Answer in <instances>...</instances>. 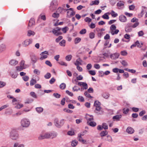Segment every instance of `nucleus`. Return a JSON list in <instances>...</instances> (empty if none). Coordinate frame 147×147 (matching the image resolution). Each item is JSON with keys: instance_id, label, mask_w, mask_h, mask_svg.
Masks as SVG:
<instances>
[{"instance_id": "1", "label": "nucleus", "mask_w": 147, "mask_h": 147, "mask_svg": "<svg viewBox=\"0 0 147 147\" xmlns=\"http://www.w3.org/2000/svg\"><path fill=\"white\" fill-rule=\"evenodd\" d=\"M10 137L12 140H16L18 138V135L16 130H12L10 132Z\"/></svg>"}, {"instance_id": "2", "label": "nucleus", "mask_w": 147, "mask_h": 147, "mask_svg": "<svg viewBox=\"0 0 147 147\" xmlns=\"http://www.w3.org/2000/svg\"><path fill=\"white\" fill-rule=\"evenodd\" d=\"M65 11H68L67 12V17L69 18H70L71 16L75 15V12L73 10V9L70 8L69 9H65Z\"/></svg>"}, {"instance_id": "3", "label": "nucleus", "mask_w": 147, "mask_h": 147, "mask_svg": "<svg viewBox=\"0 0 147 147\" xmlns=\"http://www.w3.org/2000/svg\"><path fill=\"white\" fill-rule=\"evenodd\" d=\"M30 124V122L26 119H23L21 121V124L23 127H27Z\"/></svg>"}, {"instance_id": "4", "label": "nucleus", "mask_w": 147, "mask_h": 147, "mask_svg": "<svg viewBox=\"0 0 147 147\" xmlns=\"http://www.w3.org/2000/svg\"><path fill=\"white\" fill-rule=\"evenodd\" d=\"M49 55L48 52L47 51H45L42 52L40 54V55L41 56L40 58V59L42 60L46 59L47 57V55Z\"/></svg>"}, {"instance_id": "5", "label": "nucleus", "mask_w": 147, "mask_h": 147, "mask_svg": "<svg viewBox=\"0 0 147 147\" xmlns=\"http://www.w3.org/2000/svg\"><path fill=\"white\" fill-rule=\"evenodd\" d=\"M61 30V28L59 27H57L55 28V29H53L52 31V32L55 35L58 36L59 35H61L62 34L61 32H59V31Z\"/></svg>"}, {"instance_id": "6", "label": "nucleus", "mask_w": 147, "mask_h": 147, "mask_svg": "<svg viewBox=\"0 0 147 147\" xmlns=\"http://www.w3.org/2000/svg\"><path fill=\"white\" fill-rule=\"evenodd\" d=\"M103 111L101 107H96L95 110L94 111L95 113H97L98 115H101L103 113Z\"/></svg>"}, {"instance_id": "7", "label": "nucleus", "mask_w": 147, "mask_h": 147, "mask_svg": "<svg viewBox=\"0 0 147 147\" xmlns=\"http://www.w3.org/2000/svg\"><path fill=\"white\" fill-rule=\"evenodd\" d=\"M46 139L52 137V138L56 136V135L54 134L46 133L45 134Z\"/></svg>"}, {"instance_id": "8", "label": "nucleus", "mask_w": 147, "mask_h": 147, "mask_svg": "<svg viewBox=\"0 0 147 147\" xmlns=\"http://www.w3.org/2000/svg\"><path fill=\"white\" fill-rule=\"evenodd\" d=\"M84 135V134H79L78 138V140L80 142H82L83 144H85L86 142V141L85 140H83L81 136Z\"/></svg>"}, {"instance_id": "9", "label": "nucleus", "mask_w": 147, "mask_h": 147, "mask_svg": "<svg viewBox=\"0 0 147 147\" xmlns=\"http://www.w3.org/2000/svg\"><path fill=\"white\" fill-rule=\"evenodd\" d=\"M32 39H27L24 41L22 44L25 47H26L32 43Z\"/></svg>"}, {"instance_id": "10", "label": "nucleus", "mask_w": 147, "mask_h": 147, "mask_svg": "<svg viewBox=\"0 0 147 147\" xmlns=\"http://www.w3.org/2000/svg\"><path fill=\"white\" fill-rule=\"evenodd\" d=\"M86 119L88 121L87 123L88 124V121H91L93 120V116L92 115H90L88 114H86Z\"/></svg>"}, {"instance_id": "11", "label": "nucleus", "mask_w": 147, "mask_h": 147, "mask_svg": "<svg viewBox=\"0 0 147 147\" xmlns=\"http://www.w3.org/2000/svg\"><path fill=\"white\" fill-rule=\"evenodd\" d=\"M56 2V1L54 0L51 3V5L50 7V9L51 11H53L56 8L55 6L54 5V3Z\"/></svg>"}, {"instance_id": "12", "label": "nucleus", "mask_w": 147, "mask_h": 147, "mask_svg": "<svg viewBox=\"0 0 147 147\" xmlns=\"http://www.w3.org/2000/svg\"><path fill=\"white\" fill-rule=\"evenodd\" d=\"M119 20L121 22H124L126 20V18L124 15H121L119 17Z\"/></svg>"}, {"instance_id": "13", "label": "nucleus", "mask_w": 147, "mask_h": 147, "mask_svg": "<svg viewBox=\"0 0 147 147\" xmlns=\"http://www.w3.org/2000/svg\"><path fill=\"white\" fill-rule=\"evenodd\" d=\"M35 24V22L34 20L33 19H31L29 22L28 26H31L33 25H34Z\"/></svg>"}, {"instance_id": "14", "label": "nucleus", "mask_w": 147, "mask_h": 147, "mask_svg": "<svg viewBox=\"0 0 147 147\" xmlns=\"http://www.w3.org/2000/svg\"><path fill=\"white\" fill-rule=\"evenodd\" d=\"M18 63V61H17L13 59L11 60L9 62L10 64L12 65H16Z\"/></svg>"}, {"instance_id": "15", "label": "nucleus", "mask_w": 147, "mask_h": 147, "mask_svg": "<svg viewBox=\"0 0 147 147\" xmlns=\"http://www.w3.org/2000/svg\"><path fill=\"white\" fill-rule=\"evenodd\" d=\"M122 116L121 115H117L113 117V119H115L117 121H119L121 117Z\"/></svg>"}, {"instance_id": "16", "label": "nucleus", "mask_w": 147, "mask_h": 147, "mask_svg": "<svg viewBox=\"0 0 147 147\" xmlns=\"http://www.w3.org/2000/svg\"><path fill=\"white\" fill-rule=\"evenodd\" d=\"M59 123V122L57 119H55V125L58 128L61 127V125H60Z\"/></svg>"}, {"instance_id": "17", "label": "nucleus", "mask_w": 147, "mask_h": 147, "mask_svg": "<svg viewBox=\"0 0 147 147\" xmlns=\"http://www.w3.org/2000/svg\"><path fill=\"white\" fill-rule=\"evenodd\" d=\"M31 59L33 63H35L37 61V59L36 56L34 55H32L31 56Z\"/></svg>"}, {"instance_id": "18", "label": "nucleus", "mask_w": 147, "mask_h": 147, "mask_svg": "<svg viewBox=\"0 0 147 147\" xmlns=\"http://www.w3.org/2000/svg\"><path fill=\"white\" fill-rule=\"evenodd\" d=\"M108 132L106 131H102L100 134L101 137L105 136L107 134Z\"/></svg>"}, {"instance_id": "19", "label": "nucleus", "mask_w": 147, "mask_h": 147, "mask_svg": "<svg viewBox=\"0 0 147 147\" xmlns=\"http://www.w3.org/2000/svg\"><path fill=\"white\" fill-rule=\"evenodd\" d=\"M36 80H35L32 78L30 81V86H32L36 84Z\"/></svg>"}, {"instance_id": "20", "label": "nucleus", "mask_w": 147, "mask_h": 147, "mask_svg": "<svg viewBox=\"0 0 147 147\" xmlns=\"http://www.w3.org/2000/svg\"><path fill=\"white\" fill-rule=\"evenodd\" d=\"M6 48L5 45L4 44H1L0 45V52H1L4 51Z\"/></svg>"}, {"instance_id": "21", "label": "nucleus", "mask_w": 147, "mask_h": 147, "mask_svg": "<svg viewBox=\"0 0 147 147\" xmlns=\"http://www.w3.org/2000/svg\"><path fill=\"white\" fill-rule=\"evenodd\" d=\"M35 34V33L34 31L31 30H29L28 31L27 35L30 36L31 35L33 36Z\"/></svg>"}, {"instance_id": "22", "label": "nucleus", "mask_w": 147, "mask_h": 147, "mask_svg": "<svg viewBox=\"0 0 147 147\" xmlns=\"http://www.w3.org/2000/svg\"><path fill=\"white\" fill-rule=\"evenodd\" d=\"M36 111L38 113L42 112L43 111V108L41 107H37L36 108Z\"/></svg>"}, {"instance_id": "23", "label": "nucleus", "mask_w": 147, "mask_h": 147, "mask_svg": "<svg viewBox=\"0 0 147 147\" xmlns=\"http://www.w3.org/2000/svg\"><path fill=\"white\" fill-rule=\"evenodd\" d=\"M99 3V0H96L94 1H92V3H90V5H98Z\"/></svg>"}, {"instance_id": "24", "label": "nucleus", "mask_w": 147, "mask_h": 147, "mask_svg": "<svg viewBox=\"0 0 147 147\" xmlns=\"http://www.w3.org/2000/svg\"><path fill=\"white\" fill-rule=\"evenodd\" d=\"M72 57L71 55H69L66 56L65 57V59L68 61H69L71 60Z\"/></svg>"}, {"instance_id": "25", "label": "nucleus", "mask_w": 147, "mask_h": 147, "mask_svg": "<svg viewBox=\"0 0 147 147\" xmlns=\"http://www.w3.org/2000/svg\"><path fill=\"white\" fill-rule=\"evenodd\" d=\"M100 103L98 101H96L94 102V106L96 107L100 106Z\"/></svg>"}, {"instance_id": "26", "label": "nucleus", "mask_w": 147, "mask_h": 147, "mask_svg": "<svg viewBox=\"0 0 147 147\" xmlns=\"http://www.w3.org/2000/svg\"><path fill=\"white\" fill-rule=\"evenodd\" d=\"M73 91H78L80 90V88L76 86H75L72 88Z\"/></svg>"}, {"instance_id": "27", "label": "nucleus", "mask_w": 147, "mask_h": 147, "mask_svg": "<svg viewBox=\"0 0 147 147\" xmlns=\"http://www.w3.org/2000/svg\"><path fill=\"white\" fill-rule=\"evenodd\" d=\"M135 44L136 46H137L138 47H140L142 46L143 44L142 42H141V43H140L139 41L137 40L135 43Z\"/></svg>"}, {"instance_id": "28", "label": "nucleus", "mask_w": 147, "mask_h": 147, "mask_svg": "<svg viewBox=\"0 0 147 147\" xmlns=\"http://www.w3.org/2000/svg\"><path fill=\"white\" fill-rule=\"evenodd\" d=\"M81 40V39L80 38L78 37L75 38L74 40V43L76 44L78 43Z\"/></svg>"}, {"instance_id": "29", "label": "nucleus", "mask_w": 147, "mask_h": 147, "mask_svg": "<svg viewBox=\"0 0 147 147\" xmlns=\"http://www.w3.org/2000/svg\"><path fill=\"white\" fill-rule=\"evenodd\" d=\"M66 41L65 40H63L59 43V45L62 46L64 47L65 46Z\"/></svg>"}, {"instance_id": "30", "label": "nucleus", "mask_w": 147, "mask_h": 147, "mask_svg": "<svg viewBox=\"0 0 147 147\" xmlns=\"http://www.w3.org/2000/svg\"><path fill=\"white\" fill-rule=\"evenodd\" d=\"M111 15L112 17H115L117 16L118 14L117 13H115L112 10L111 13Z\"/></svg>"}, {"instance_id": "31", "label": "nucleus", "mask_w": 147, "mask_h": 147, "mask_svg": "<svg viewBox=\"0 0 147 147\" xmlns=\"http://www.w3.org/2000/svg\"><path fill=\"white\" fill-rule=\"evenodd\" d=\"M66 84L64 83H62L60 85V88L62 90L64 89L66 87Z\"/></svg>"}, {"instance_id": "32", "label": "nucleus", "mask_w": 147, "mask_h": 147, "mask_svg": "<svg viewBox=\"0 0 147 147\" xmlns=\"http://www.w3.org/2000/svg\"><path fill=\"white\" fill-rule=\"evenodd\" d=\"M52 16L54 18H57L59 17V15L58 13H54L53 14Z\"/></svg>"}, {"instance_id": "33", "label": "nucleus", "mask_w": 147, "mask_h": 147, "mask_svg": "<svg viewBox=\"0 0 147 147\" xmlns=\"http://www.w3.org/2000/svg\"><path fill=\"white\" fill-rule=\"evenodd\" d=\"M51 74L49 73H47L46 74H45V78L46 79H48L49 78L51 77Z\"/></svg>"}, {"instance_id": "34", "label": "nucleus", "mask_w": 147, "mask_h": 147, "mask_svg": "<svg viewBox=\"0 0 147 147\" xmlns=\"http://www.w3.org/2000/svg\"><path fill=\"white\" fill-rule=\"evenodd\" d=\"M16 68L17 70L19 71H22L24 69V66H17Z\"/></svg>"}, {"instance_id": "35", "label": "nucleus", "mask_w": 147, "mask_h": 147, "mask_svg": "<svg viewBox=\"0 0 147 147\" xmlns=\"http://www.w3.org/2000/svg\"><path fill=\"white\" fill-rule=\"evenodd\" d=\"M103 97L105 99H107L109 96V95L107 93H104L102 94Z\"/></svg>"}, {"instance_id": "36", "label": "nucleus", "mask_w": 147, "mask_h": 147, "mask_svg": "<svg viewBox=\"0 0 147 147\" xmlns=\"http://www.w3.org/2000/svg\"><path fill=\"white\" fill-rule=\"evenodd\" d=\"M89 125L92 127H94L96 125V123L94 121H91L89 122L88 124Z\"/></svg>"}, {"instance_id": "37", "label": "nucleus", "mask_w": 147, "mask_h": 147, "mask_svg": "<svg viewBox=\"0 0 147 147\" xmlns=\"http://www.w3.org/2000/svg\"><path fill=\"white\" fill-rule=\"evenodd\" d=\"M102 127L103 128L105 129H108L107 125L105 123H103L102 125Z\"/></svg>"}, {"instance_id": "38", "label": "nucleus", "mask_w": 147, "mask_h": 147, "mask_svg": "<svg viewBox=\"0 0 147 147\" xmlns=\"http://www.w3.org/2000/svg\"><path fill=\"white\" fill-rule=\"evenodd\" d=\"M116 27L114 24L112 25L110 27V30H111V31H113L114 30L116 29Z\"/></svg>"}, {"instance_id": "39", "label": "nucleus", "mask_w": 147, "mask_h": 147, "mask_svg": "<svg viewBox=\"0 0 147 147\" xmlns=\"http://www.w3.org/2000/svg\"><path fill=\"white\" fill-rule=\"evenodd\" d=\"M82 86L83 87V89H87L88 88V85L86 83L83 82L82 84Z\"/></svg>"}, {"instance_id": "40", "label": "nucleus", "mask_w": 147, "mask_h": 147, "mask_svg": "<svg viewBox=\"0 0 147 147\" xmlns=\"http://www.w3.org/2000/svg\"><path fill=\"white\" fill-rule=\"evenodd\" d=\"M33 101L32 99H28L26 100L25 102V104H29L31 103Z\"/></svg>"}, {"instance_id": "41", "label": "nucleus", "mask_w": 147, "mask_h": 147, "mask_svg": "<svg viewBox=\"0 0 147 147\" xmlns=\"http://www.w3.org/2000/svg\"><path fill=\"white\" fill-rule=\"evenodd\" d=\"M88 92L87 91L85 92L84 94L88 98H92V97L90 95Z\"/></svg>"}, {"instance_id": "42", "label": "nucleus", "mask_w": 147, "mask_h": 147, "mask_svg": "<svg viewBox=\"0 0 147 147\" xmlns=\"http://www.w3.org/2000/svg\"><path fill=\"white\" fill-rule=\"evenodd\" d=\"M78 143V141H76L75 140H74L72 141L71 145L73 146H75Z\"/></svg>"}, {"instance_id": "43", "label": "nucleus", "mask_w": 147, "mask_h": 147, "mask_svg": "<svg viewBox=\"0 0 147 147\" xmlns=\"http://www.w3.org/2000/svg\"><path fill=\"white\" fill-rule=\"evenodd\" d=\"M113 31H111V33L112 35H114L115 34H117L119 32V31L118 29H116Z\"/></svg>"}, {"instance_id": "44", "label": "nucleus", "mask_w": 147, "mask_h": 147, "mask_svg": "<svg viewBox=\"0 0 147 147\" xmlns=\"http://www.w3.org/2000/svg\"><path fill=\"white\" fill-rule=\"evenodd\" d=\"M22 78L24 81L26 82L28 80L29 78L27 76H25L22 77Z\"/></svg>"}, {"instance_id": "45", "label": "nucleus", "mask_w": 147, "mask_h": 147, "mask_svg": "<svg viewBox=\"0 0 147 147\" xmlns=\"http://www.w3.org/2000/svg\"><path fill=\"white\" fill-rule=\"evenodd\" d=\"M86 30L85 29H82L80 32V34H84L86 33Z\"/></svg>"}, {"instance_id": "46", "label": "nucleus", "mask_w": 147, "mask_h": 147, "mask_svg": "<svg viewBox=\"0 0 147 147\" xmlns=\"http://www.w3.org/2000/svg\"><path fill=\"white\" fill-rule=\"evenodd\" d=\"M53 96L57 98H59L61 97V95L57 93H54L53 94Z\"/></svg>"}, {"instance_id": "47", "label": "nucleus", "mask_w": 147, "mask_h": 147, "mask_svg": "<svg viewBox=\"0 0 147 147\" xmlns=\"http://www.w3.org/2000/svg\"><path fill=\"white\" fill-rule=\"evenodd\" d=\"M68 28L66 26L62 28V30L64 33H66V32L67 30H68Z\"/></svg>"}, {"instance_id": "48", "label": "nucleus", "mask_w": 147, "mask_h": 147, "mask_svg": "<svg viewBox=\"0 0 147 147\" xmlns=\"http://www.w3.org/2000/svg\"><path fill=\"white\" fill-rule=\"evenodd\" d=\"M78 99L79 101L81 102H84V99L82 96H78Z\"/></svg>"}, {"instance_id": "49", "label": "nucleus", "mask_w": 147, "mask_h": 147, "mask_svg": "<svg viewBox=\"0 0 147 147\" xmlns=\"http://www.w3.org/2000/svg\"><path fill=\"white\" fill-rule=\"evenodd\" d=\"M23 105L22 104H19L17 105L16 106H15V108L18 109H20L22 107H23Z\"/></svg>"}, {"instance_id": "50", "label": "nucleus", "mask_w": 147, "mask_h": 147, "mask_svg": "<svg viewBox=\"0 0 147 147\" xmlns=\"http://www.w3.org/2000/svg\"><path fill=\"white\" fill-rule=\"evenodd\" d=\"M95 36V34L93 32H92L90 33L89 34V37L91 38L92 39L94 38Z\"/></svg>"}, {"instance_id": "51", "label": "nucleus", "mask_w": 147, "mask_h": 147, "mask_svg": "<svg viewBox=\"0 0 147 147\" xmlns=\"http://www.w3.org/2000/svg\"><path fill=\"white\" fill-rule=\"evenodd\" d=\"M67 134L70 136H73L74 134V132L73 131H69L68 132Z\"/></svg>"}, {"instance_id": "52", "label": "nucleus", "mask_w": 147, "mask_h": 147, "mask_svg": "<svg viewBox=\"0 0 147 147\" xmlns=\"http://www.w3.org/2000/svg\"><path fill=\"white\" fill-rule=\"evenodd\" d=\"M6 83L0 81V88H2L5 86Z\"/></svg>"}, {"instance_id": "53", "label": "nucleus", "mask_w": 147, "mask_h": 147, "mask_svg": "<svg viewBox=\"0 0 147 147\" xmlns=\"http://www.w3.org/2000/svg\"><path fill=\"white\" fill-rule=\"evenodd\" d=\"M84 21L86 22H90L92 20L90 18L88 17H86L85 18Z\"/></svg>"}, {"instance_id": "54", "label": "nucleus", "mask_w": 147, "mask_h": 147, "mask_svg": "<svg viewBox=\"0 0 147 147\" xmlns=\"http://www.w3.org/2000/svg\"><path fill=\"white\" fill-rule=\"evenodd\" d=\"M30 94L31 96L34 98H37V96L34 92H31L30 93Z\"/></svg>"}, {"instance_id": "55", "label": "nucleus", "mask_w": 147, "mask_h": 147, "mask_svg": "<svg viewBox=\"0 0 147 147\" xmlns=\"http://www.w3.org/2000/svg\"><path fill=\"white\" fill-rule=\"evenodd\" d=\"M102 17L103 18L105 19H109V16L108 15H107L106 14V13H105L104 15H103L102 16Z\"/></svg>"}, {"instance_id": "56", "label": "nucleus", "mask_w": 147, "mask_h": 147, "mask_svg": "<svg viewBox=\"0 0 147 147\" xmlns=\"http://www.w3.org/2000/svg\"><path fill=\"white\" fill-rule=\"evenodd\" d=\"M89 73L92 75H94L96 74V72L94 70H89Z\"/></svg>"}, {"instance_id": "57", "label": "nucleus", "mask_w": 147, "mask_h": 147, "mask_svg": "<svg viewBox=\"0 0 147 147\" xmlns=\"http://www.w3.org/2000/svg\"><path fill=\"white\" fill-rule=\"evenodd\" d=\"M131 109L133 111L135 112H138L139 110V109L138 108H136L134 107H132L131 108Z\"/></svg>"}, {"instance_id": "58", "label": "nucleus", "mask_w": 147, "mask_h": 147, "mask_svg": "<svg viewBox=\"0 0 147 147\" xmlns=\"http://www.w3.org/2000/svg\"><path fill=\"white\" fill-rule=\"evenodd\" d=\"M34 73L37 75H38L40 74V72L37 69H35L34 71Z\"/></svg>"}, {"instance_id": "59", "label": "nucleus", "mask_w": 147, "mask_h": 147, "mask_svg": "<svg viewBox=\"0 0 147 147\" xmlns=\"http://www.w3.org/2000/svg\"><path fill=\"white\" fill-rule=\"evenodd\" d=\"M63 37L62 36H59L56 39V41L57 42H58Z\"/></svg>"}, {"instance_id": "60", "label": "nucleus", "mask_w": 147, "mask_h": 147, "mask_svg": "<svg viewBox=\"0 0 147 147\" xmlns=\"http://www.w3.org/2000/svg\"><path fill=\"white\" fill-rule=\"evenodd\" d=\"M63 110L64 111L68 113H72V111H71L69 109H64Z\"/></svg>"}, {"instance_id": "61", "label": "nucleus", "mask_w": 147, "mask_h": 147, "mask_svg": "<svg viewBox=\"0 0 147 147\" xmlns=\"http://www.w3.org/2000/svg\"><path fill=\"white\" fill-rule=\"evenodd\" d=\"M108 138L107 141L109 142H112L113 141V140L112 137L111 136L108 135L107 136Z\"/></svg>"}, {"instance_id": "62", "label": "nucleus", "mask_w": 147, "mask_h": 147, "mask_svg": "<svg viewBox=\"0 0 147 147\" xmlns=\"http://www.w3.org/2000/svg\"><path fill=\"white\" fill-rule=\"evenodd\" d=\"M46 139V138L45 135H40L38 137V139L40 140L44 139Z\"/></svg>"}, {"instance_id": "63", "label": "nucleus", "mask_w": 147, "mask_h": 147, "mask_svg": "<svg viewBox=\"0 0 147 147\" xmlns=\"http://www.w3.org/2000/svg\"><path fill=\"white\" fill-rule=\"evenodd\" d=\"M123 113L124 114H127L129 112V109L125 108L123 109Z\"/></svg>"}, {"instance_id": "64", "label": "nucleus", "mask_w": 147, "mask_h": 147, "mask_svg": "<svg viewBox=\"0 0 147 147\" xmlns=\"http://www.w3.org/2000/svg\"><path fill=\"white\" fill-rule=\"evenodd\" d=\"M66 92L68 95H69V96H73V93L72 92H69V91L68 90H66Z\"/></svg>"}]
</instances>
